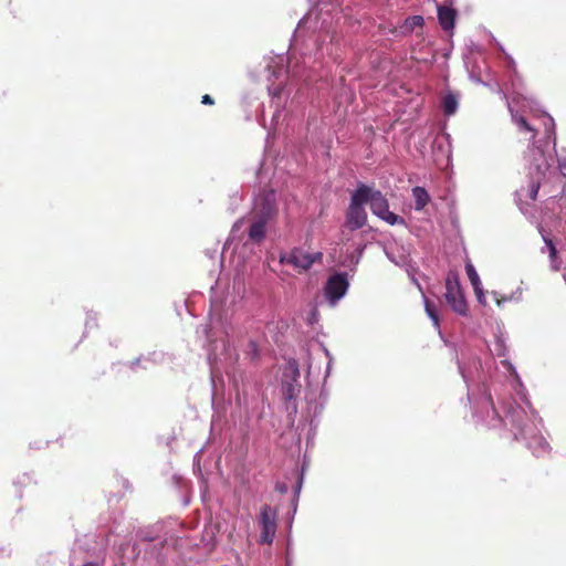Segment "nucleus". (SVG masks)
<instances>
[{
    "mask_svg": "<svg viewBox=\"0 0 566 566\" xmlns=\"http://www.w3.org/2000/svg\"><path fill=\"white\" fill-rule=\"evenodd\" d=\"M348 286L347 274L336 273L327 280L325 295L331 303L335 304L346 294Z\"/></svg>",
    "mask_w": 566,
    "mask_h": 566,
    "instance_id": "7",
    "label": "nucleus"
},
{
    "mask_svg": "<svg viewBox=\"0 0 566 566\" xmlns=\"http://www.w3.org/2000/svg\"><path fill=\"white\" fill-rule=\"evenodd\" d=\"M438 20L444 31L454 28L455 11L448 7H438Z\"/></svg>",
    "mask_w": 566,
    "mask_h": 566,
    "instance_id": "9",
    "label": "nucleus"
},
{
    "mask_svg": "<svg viewBox=\"0 0 566 566\" xmlns=\"http://www.w3.org/2000/svg\"><path fill=\"white\" fill-rule=\"evenodd\" d=\"M277 512L268 504L260 509L259 525L261 527L260 543L272 544L276 527H277Z\"/></svg>",
    "mask_w": 566,
    "mask_h": 566,
    "instance_id": "5",
    "label": "nucleus"
},
{
    "mask_svg": "<svg viewBox=\"0 0 566 566\" xmlns=\"http://www.w3.org/2000/svg\"><path fill=\"white\" fill-rule=\"evenodd\" d=\"M201 103L205 105H213L214 101L209 94H205L201 98Z\"/></svg>",
    "mask_w": 566,
    "mask_h": 566,
    "instance_id": "18",
    "label": "nucleus"
},
{
    "mask_svg": "<svg viewBox=\"0 0 566 566\" xmlns=\"http://www.w3.org/2000/svg\"><path fill=\"white\" fill-rule=\"evenodd\" d=\"M544 241H545V243H546V245L548 248L549 259H551V262H552V268L554 270H558L560 262L558 261V258H557V249H556L555 244L553 243V241L549 238L544 237Z\"/></svg>",
    "mask_w": 566,
    "mask_h": 566,
    "instance_id": "15",
    "label": "nucleus"
},
{
    "mask_svg": "<svg viewBox=\"0 0 566 566\" xmlns=\"http://www.w3.org/2000/svg\"><path fill=\"white\" fill-rule=\"evenodd\" d=\"M481 408L486 412V427L489 429H501L505 426L503 418L500 416L499 411L493 405L491 396L488 397L486 401L481 406Z\"/></svg>",
    "mask_w": 566,
    "mask_h": 566,
    "instance_id": "8",
    "label": "nucleus"
},
{
    "mask_svg": "<svg viewBox=\"0 0 566 566\" xmlns=\"http://www.w3.org/2000/svg\"><path fill=\"white\" fill-rule=\"evenodd\" d=\"M412 197L415 199V209L422 210L430 201V196L423 187H415L412 189Z\"/></svg>",
    "mask_w": 566,
    "mask_h": 566,
    "instance_id": "11",
    "label": "nucleus"
},
{
    "mask_svg": "<svg viewBox=\"0 0 566 566\" xmlns=\"http://www.w3.org/2000/svg\"><path fill=\"white\" fill-rule=\"evenodd\" d=\"M413 25H422L423 24V18L420 15H415L411 18Z\"/></svg>",
    "mask_w": 566,
    "mask_h": 566,
    "instance_id": "19",
    "label": "nucleus"
},
{
    "mask_svg": "<svg viewBox=\"0 0 566 566\" xmlns=\"http://www.w3.org/2000/svg\"><path fill=\"white\" fill-rule=\"evenodd\" d=\"M447 303L452 307V310L460 314L467 315L468 304L464 298L460 282L459 275L457 272L450 271L446 279V294H444Z\"/></svg>",
    "mask_w": 566,
    "mask_h": 566,
    "instance_id": "3",
    "label": "nucleus"
},
{
    "mask_svg": "<svg viewBox=\"0 0 566 566\" xmlns=\"http://www.w3.org/2000/svg\"><path fill=\"white\" fill-rule=\"evenodd\" d=\"M365 190H355L352 193L349 206L346 210L344 227L350 231L361 229L367 223Z\"/></svg>",
    "mask_w": 566,
    "mask_h": 566,
    "instance_id": "2",
    "label": "nucleus"
},
{
    "mask_svg": "<svg viewBox=\"0 0 566 566\" xmlns=\"http://www.w3.org/2000/svg\"><path fill=\"white\" fill-rule=\"evenodd\" d=\"M424 310H426V313L427 315L431 318V321L433 322V325L436 327L439 326V315H438V311L436 308V305L434 303H432L430 300L428 298H424Z\"/></svg>",
    "mask_w": 566,
    "mask_h": 566,
    "instance_id": "16",
    "label": "nucleus"
},
{
    "mask_svg": "<svg viewBox=\"0 0 566 566\" xmlns=\"http://www.w3.org/2000/svg\"><path fill=\"white\" fill-rule=\"evenodd\" d=\"M357 190H365L366 203H369L371 212L390 226H406L402 217L389 211V202L380 190L365 184H359Z\"/></svg>",
    "mask_w": 566,
    "mask_h": 566,
    "instance_id": "1",
    "label": "nucleus"
},
{
    "mask_svg": "<svg viewBox=\"0 0 566 566\" xmlns=\"http://www.w3.org/2000/svg\"><path fill=\"white\" fill-rule=\"evenodd\" d=\"M465 271H467L468 277H469L475 293L479 294L481 281H480V277H479L474 266L471 263H467Z\"/></svg>",
    "mask_w": 566,
    "mask_h": 566,
    "instance_id": "14",
    "label": "nucleus"
},
{
    "mask_svg": "<svg viewBox=\"0 0 566 566\" xmlns=\"http://www.w3.org/2000/svg\"><path fill=\"white\" fill-rule=\"evenodd\" d=\"M323 253H307L300 248H294L290 252L280 255L282 264H289L298 272L307 271L314 263H322Z\"/></svg>",
    "mask_w": 566,
    "mask_h": 566,
    "instance_id": "4",
    "label": "nucleus"
},
{
    "mask_svg": "<svg viewBox=\"0 0 566 566\" xmlns=\"http://www.w3.org/2000/svg\"><path fill=\"white\" fill-rule=\"evenodd\" d=\"M513 123L517 126L520 133H527L528 140H534L537 130L526 120L524 116L521 115H513L512 116Z\"/></svg>",
    "mask_w": 566,
    "mask_h": 566,
    "instance_id": "10",
    "label": "nucleus"
},
{
    "mask_svg": "<svg viewBox=\"0 0 566 566\" xmlns=\"http://www.w3.org/2000/svg\"><path fill=\"white\" fill-rule=\"evenodd\" d=\"M82 566H97V564H94V563H86V564H84V565H82Z\"/></svg>",
    "mask_w": 566,
    "mask_h": 566,
    "instance_id": "21",
    "label": "nucleus"
},
{
    "mask_svg": "<svg viewBox=\"0 0 566 566\" xmlns=\"http://www.w3.org/2000/svg\"><path fill=\"white\" fill-rule=\"evenodd\" d=\"M458 96L454 93H448L442 98V111L446 116L455 114L458 109Z\"/></svg>",
    "mask_w": 566,
    "mask_h": 566,
    "instance_id": "12",
    "label": "nucleus"
},
{
    "mask_svg": "<svg viewBox=\"0 0 566 566\" xmlns=\"http://www.w3.org/2000/svg\"><path fill=\"white\" fill-rule=\"evenodd\" d=\"M548 169H549V164L542 155L541 161L535 165L534 171L531 172L532 180L539 178V181H542V179L545 177Z\"/></svg>",
    "mask_w": 566,
    "mask_h": 566,
    "instance_id": "13",
    "label": "nucleus"
},
{
    "mask_svg": "<svg viewBox=\"0 0 566 566\" xmlns=\"http://www.w3.org/2000/svg\"><path fill=\"white\" fill-rule=\"evenodd\" d=\"M275 213L274 208L266 201L262 205L261 213L252 222L249 229V238L254 242H261L265 238V227L269 219Z\"/></svg>",
    "mask_w": 566,
    "mask_h": 566,
    "instance_id": "6",
    "label": "nucleus"
},
{
    "mask_svg": "<svg viewBox=\"0 0 566 566\" xmlns=\"http://www.w3.org/2000/svg\"><path fill=\"white\" fill-rule=\"evenodd\" d=\"M293 391H294V388L292 385H289L287 389H286V396L287 398H293Z\"/></svg>",
    "mask_w": 566,
    "mask_h": 566,
    "instance_id": "20",
    "label": "nucleus"
},
{
    "mask_svg": "<svg viewBox=\"0 0 566 566\" xmlns=\"http://www.w3.org/2000/svg\"><path fill=\"white\" fill-rule=\"evenodd\" d=\"M539 187H541L539 178L532 180L531 188H530V195H528L530 199L536 200Z\"/></svg>",
    "mask_w": 566,
    "mask_h": 566,
    "instance_id": "17",
    "label": "nucleus"
}]
</instances>
